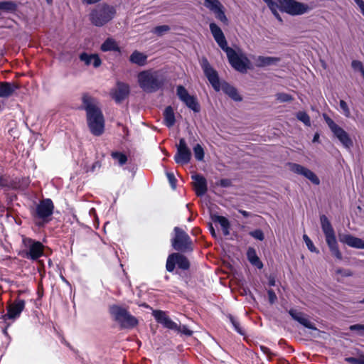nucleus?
Masks as SVG:
<instances>
[{"label":"nucleus","mask_w":364,"mask_h":364,"mask_svg":"<svg viewBox=\"0 0 364 364\" xmlns=\"http://www.w3.org/2000/svg\"><path fill=\"white\" fill-rule=\"evenodd\" d=\"M18 85L13 82H0V97L7 98L10 97L17 89Z\"/></svg>","instance_id":"nucleus-22"},{"label":"nucleus","mask_w":364,"mask_h":364,"mask_svg":"<svg viewBox=\"0 0 364 364\" xmlns=\"http://www.w3.org/2000/svg\"><path fill=\"white\" fill-rule=\"evenodd\" d=\"M176 331L188 336L193 334V331H191L186 326H178V329Z\"/></svg>","instance_id":"nucleus-45"},{"label":"nucleus","mask_w":364,"mask_h":364,"mask_svg":"<svg viewBox=\"0 0 364 364\" xmlns=\"http://www.w3.org/2000/svg\"><path fill=\"white\" fill-rule=\"evenodd\" d=\"M219 184L223 188H227L231 186V181L230 179L223 178L220 181Z\"/></svg>","instance_id":"nucleus-52"},{"label":"nucleus","mask_w":364,"mask_h":364,"mask_svg":"<svg viewBox=\"0 0 364 364\" xmlns=\"http://www.w3.org/2000/svg\"><path fill=\"white\" fill-rule=\"evenodd\" d=\"M191 157V153L189 149L177 150L174 156L175 161L179 164H186L189 163Z\"/></svg>","instance_id":"nucleus-25"},{"label":"nucleus","mask_w":364,"mask_h":364,"mask_svg":"<svg viewBox=\"0 0 364 364\" xmlns=\"http://www.w3.org/2000/svg\"><path fill=\"white\" fill-rule=\"evenodd\" d=\"M79 58L85 65H92L95 68H99L102 64V60L97 54H89L83 52L80 54Z\"/></svg>","instance_id":"nucleus-21"},{"label":"nucleus","mask_w":364,"mask_h":364,"mask_svg":"<svg viewBox=\"0 0 364 364\" xmlns=\"http://www.w3.org/2000/svg\"><path fill=\"white\" fill-rule=\"evenodd\" d=\"M239 213H240V214H242V215L244 217H245V218H247V217H249V216L250 215V213H249V212H247V211H246V210H239Z\"/></svg>","instance_id":"nucleus-55"},{"label":"nucleus","mask_w":364,"mask_h":364,"mask_svg":"<svg viewBox=\"0 0 364 364\" xmlns=\"http://www.w3.org/2000/svg\"><path fill=\"white\" fill-rule=\"evenodd\" d=\"M247 257L249 262L258 269H261L263 267V264L258 257L255 250L253 247H249L247 252Z\"/></svg>","instance_id":"nucleus-27"},{"label":"nucleus","mask_w":364,"mask_h":364,"mask_svg":"<svg viewBox=\"0 0 364 364\" xmlns=\"http://www.w3.org/2000/svg\"><path fill=\"white\" fill-rule=\"evenodd\" d=\"M211 219L214 223H218L220 224L223 230V235L225 236H228L230 235V223L225 217L218 215H213L211 216Z\"/></svg>","instance_id":"nucleus-24"},{"label":"nucleus","mask_w":364,"mask_h":364,"mask_svg":"<svg viewBox=\"0 0 364 364\" xmlns=\"http://www.w3.org/2000/svg\"><path fill=\"white\" fill-rule=\"evenodd\" d=\"M231 66L240 73H246L250 68V61L247 55L241 51L236 52L232 48L225 51Z\"/></svg>","instance_id":"nucleus-8"},{"label":"nucleus","mask_w":364,"mask_h":364,"mask_svg":"<svg viewBox=\"0 0 364 364\" xmlns=\"http://www.w3.org/2000/svg\"><path fill=\"white\" fill-rule=\"evenodd\" d=\"M176 253H173L170 255L166 261V270L169 272H171L174 270L175 266L176 264Z\"/></svg>","instance_id":"nucleus-32"},{"label":"nucleus","mask_w":364,"mask_h":364,"mask_svg":"<svg viewBox=\"0 0 364 364\" xmlns=\"http://www.w3.org/2000/svg\"><path fill=\"white\" fill-rule=\"evenodd\" d=\"M16 9V4L13 1H0V10L12 11Z\"/></svg>","instance_id":"nucleus-33"},{"label":"nucleus","mask_w":364,"mask_h":364,"mask_svg":"<svg viewBox=\"0 0 364 364\" xmlns=\"http://www.w3.org/2000/svg\"><path fill=\"white\" fill-rule=\"evenodd\" d=\"M194 181L193 186L196 193L198 196H203L207 192V181L206 179L201 175L196 174L192 176Z\"/></svg>","instance_id":"nucleus-20"},{"label":"nucleus","mask_w":364,"mask_h":364,"mask_svg":"<svg viewBox=\"0 0 364 364\" xmlns=\"http://www.w3.org/2000/svg\"><path fill=\"white\" fill-rule=\"evenodd\" d=\"M84 1H86L87 4H92V3H93V2L92 1V0H84Z\"/></svg>","instance_id":"nucleus-64"},{"label":"nucleus","mask_w":364,"mask_h":364,"mask_svg":"<svg viewBox=\"0 0 364 364\" xmlns=\"http://www.w3.org/2000/svg\"><path fill=\"white\" fill-rule=\"evenodd\" d=\"M289 166L290 170L296 173L301 176H304L306 178H308L311 182H312L315 185H318L320 183V180L317 177V176L311 170L307 168L297 164L289 163Z\"/></svg>","instance_id":"nucleus-17"},{"label":"nucleus","mask_w":364,"mask_h":364,"mask_svg":"<svg viewBox=\"0 0 364 364\" xmlns=\"http://www.w3.org/2000/svg\"><path fill=\"white\" fill-rule=\"evenodd\" d=\"M230 321L231 322L234 329L240 335H244L245 332L242 329V328L240 326L239 322L235 319L232 316H229Z\"/></svg>","instance_id":"nucleus-38"},{"label":"nucleus","mask_w":364,"mask_h":364,"mask_svg":"<svg viewBox=\"0 0 364 364\" xmlns=\"http://www.w3.org/2000/svg\"><path fill=\"white\" fill-rule=\"evenodd\" d=\"M210 231L211 235L213 237H216L217 235H216L215 230V229L213 228V227L211 225H210Z\"/></svg>","instance_id":"nucleus-58"},{"label":"nucleus","mask_w":364,"mask_h":364,"mask_svg":"<svg viewBox=\"0 0 364 364\" xmlns=\"http://www.w3.org/2000/svg\"><path fill=\"white\" fill-rule=\"evenodd\" d=\"M6 185V182L2 176H0V186H4Z\"/></svg>","instance_id":"nucleus-60"},{"label":"nucleus","mask_w":364,"mask_h":364,"mask_svg":"<svg viewBox=\"0 0 364 364\" xmlns=\"http://www.w3.org/2000/svg\"><path fill=\"white\" fill-rule=\"evenodd\" d=\"M130 92V87L128 84L118 81L117 86L110 90V96L117 103L125 100Z\"/></svg>","instance_id":"nucleus-16"},{"label":"nucleus","mask_w":364,"mask_h":364,"mask_svg":"<svg viewBox=\"0 0 364 364\" xmlns=\"http://www.w3.org/2000/svg\"><path fill=\"white\" fill-rule=\"evenodd\" d=\"M339 105L343 112V115L346 117H348V118L350 117V109H349L347 103L344 100H341L339 102Z\"/></svg>","instance_id":"nucleus-40"},{"label":"nucleus","mask_w":364,"mask_h":364,"mask_svg":"<svg viewBox=\"0 0 364 364\" xmlns=\"http://www.w3.org/2000/svg\"><path fill=\"white\" fill-rule=\"evenodd\" d=\"M264 2L267 4V5L268 6V7L269 8V9L272 11V14H276V13H277V9H278V6H277V4L273 1L272 0H266L264 1Z\"/></svg>","instance_id":"nucleus-44"},{"label":"nucleus","mask_w":364,"mask_h":364,"mask_svg":"<svg viewBox=\"0 0 364 364\" xmlns=\"http://www.w3.org/2000/svg\"><path fill=\"white\" fill-rule=\"evenodd\" d=\"M166 176L168 178V180L171 186V187L173 188H176V178L174 176V174L173 173H169V172H167L166 173Z\"/></svg>","instance_id":"nucleus-48"},{"label":"nucleus","mask_w":364,"mask_h":364,"mask_svg":"<svg viewBox=\"0 0 364 364\" xmlns=\"http://www.w3.org/2000/svg\"><path fill=\"white\" fill-rule=\"evenodd\" d=\"M277 100L280 102H289L291 100V95L285 93H279L277 95Z\"/></svg>","instance_id":"nucleus-47"},{"label":"nucleus","mask_w":364,"mask_h":364,"mask_svg":"<svg viewBox=\"0 0 364 364\" xmlns=\"http://www.w3.org/2000/svg\"><path fill=\"white\" fill-rule=\"evenodd\" d=\"M101 50L103 52L107 51H120V48L118 46L117 42L112 38H107L105 42L101 45Z\"/></svg>","instance_id":"nucleus-28"},{"label":"nucleus","mask_w":364,"mask_h":364,"mask_svg":"<svg viewBox=\"0 0 364 364\" xmlns=\"http://www.w3.org/2000/svg\"><path fill=\"white\" fill-rule=\"evenodd\" d=\"M111 156L114 159L118 161L120 166L125 164L127 161V156L121 152H112Z\"/></svg>","instance_id":"nucleus-34"},{"label":"nucleus","mask_w":364,"mask_h":364,"mask_svg":"<svg viewBox=\"0 0 364 364\" xmlns=\"http://www.w3.org/2000/svg\"><path fill=\"white\" fill-rule=\"evenodd\" d=\"M320 221L321 229L326 237V243L332 255L338 259H341L342 254L338 249L335 231L329 220L326 215H322L320 217Z\"/></svg>","instance_id":"nucleus-4"},{"label":"nucleus","mask_w":364,"mask_h":364,"mask_svg":"<svg viewBox=\"0 0 364 364\" xmlns=\"http://www.w3.org/2000/svg\"><path fill=\"white\" fill-rule=\"evenodd\" d=\"M90 215H92L95 213V210L94 208H91L89 211Z\"/></svg>","instance_id":"nucleus-62"},{"label":"nucleus","mask_w":364,"mask_h":364,"mask_svg":"<svg viewBox=\"0 0 364 364\" xmlns=\"http://www.w3.org/2000/svg\"><path fill=\"white\" fill-rule=\"evenodd\" d=\"M323 117L333 135L338 139L343 147L347 149H350L353 147V143L349 134L343 128L336 124L326 114H323Z\"/></svg>","instance_id":"nucleus-9"},{"label":"nucleus","mask_w":364,"mask_h":364,"mask_svg":"<svg viewBox=\"0 0 364 364\" xmlns=\"http://www.w3.org/2000/svg\"><path fill=\"white\" fill-rule=\"evenodd\" d=\"M83 107L87 113L88 127L92 134L101 135L105 129V120L101 110L96 104V100L85 93L82 97Z\"/></svg>","instance_id":"nucleus-1"},{"label":"nucleus","mask_w":364,"mask_h":364,"mask_svg":"<svg viewBox=\"0 0 364 364\" xmlns=\"http://www.w3.org/2000/svg\"><path fill=\"white\" fill-rule=\"evenodd\" d=\"M139 87L146 92L152 93L161 89L164 85V76L156 70H147L137 75Z\"/></svg>","instance_id":"nucleus-3"},{"label":"nucleus","mask_w":364,"mask_h":364,"mask_svg":"<svg viewBox=\"0 0 364 364\" xmlns=\"http://www.w3.org/2000/svg\"><path fill=\"white\" fill-rule=\"evenodd\" d=\"M116 14L115 9L107 4L97 6L90 14V21L95 26H102L110 21Z\"/></svg>","instance_id":"nucleus-5"},{"label":"nucleus","mask_w":364,"mask_h":364,"mask_svg":"<svg viewBox=\"0 0 364 364\" xmlns=\"http://www.w3.org/2000/svg\"><path fill=\"white\" fill-rule=\"evenodd\" d=\"M54 204L51 199L46 198L39 201L32 213L35 218L41 220L44 223H48L53 213Z\"/></svg>","instance_id":"nucleus-11"},{"label":"nucleus","mask_w":364,"mask_h":364,"mask_svg":"<svg viewBox=\"0 0 364 364\" xmlns=\"http://www.w3.org/2000/svg\"><path fill=\"white\" fill-rule=\"evenodd\" d=\"M109 312L122 328H132L138 323V320L123 307L117 305L112 306Z\"/></svg>","instance_id":"nucleus-6"},{"label":"nucleus","mask_w":364,"mask_h":364,"mask_svg":"<svg viewBox=\"0 0 364 364\" xmlns=\"http://www.w3.org/2000/svg\"><path fill=\"white\" fill-rule=\"evenodd\" d=\"M170 30V27L167 25L156 26L154 28L153 32L157 36H162L165 32Z\"/></svg>","instance_id":"nucleus-41"},{"label":"nucleus","mask_w":364,"mask_h":364,"mask_svg":"<svg viewBox=\"0 0 364 364\" xmlns=\"http://www.w3.org/2000/svg\"><path fill=\"white\" fill-rule=\"evenodd\" d=\"M281 10L292 16L302 15L311 10L309 5L295 0H277Z\"/></svg>","instance_id":"nucleus-10"},{"label":"nucleus","mask_w":364,"mask_h":364,"mask_svg":"<svg viewBox=\"0 0 364 364\" xmlns=\"http://www.w3.org/2000/svg\"><path fill=\"white\" fill-rule=\"evenodd\" d=\"M176 264L178 268L186 270L189 268V262L186 257L176 253Z\"/></svg>","instance_id":"nucleus-31"},{"label":"nucleus","mask_w":364,"mask_h":364,"mask_svg":"<svg viewBox=\"0 0 364 364\" xmlns=\"http://www.w3.org/2000/svg\"><path fill=\"white\" fill-rule=\"evenodd\" d=\"M269 301L270 304H274L277 299V295L272 289H269L267 291Z\"/></svg>","instance_id":"nucleus-49"},{"label":"nucleus","mask_w":364,"mask_h":364,"mask_svg":"<svg viewBox=\"0 0 364 364\" xmlns=\"http://www.w3.org/2000/svg\"><path fill=\"white\" fill-rule=\"evenodd\" d=\"M274 16L279 21H282V18L281 16H279V13H276V14H274Z\"/></svg>","instance_id":"nucleus-61"},{"label":"nucleus","mask_w":364,"mask_h":364,"mask_svg":"<svg viewBox=\"0 0 364 364\" xmlns=\"http://www.w3.org/2000/svg\"><path fill=\"white\" fill-rule=\"evenodd\" d=\"M175 236L171 240L172 246L178 251H185L190 249L191 244L188 235L180 228H174Z\"/></svg>","instance_id":"nucleus-12"},{"label":"nucleus","mask_w":364,"mask_h":364,"mask_svg":"<svg viewBox=\"0 0 364 364\" xmlns=\"http://www.w3.org/2000/svg\"><path fill=\"white\" fill-rule=\"evenodd\" d=\"M276 281L275 278L273 276H269L268 278V284L269 287H274L275 285Z\"/></svg>","instance_id":"nucleus-54"},{"label":"nucleus","mask_w":364,"mask_h":364,"mask_svg":"<svg viewBox=\"0 0 364 364\" xmlns=\"http://www.w3.org/2000/svg\"><path fill=\"white\" fill-rule=\"evenodd\" d=\"M22 245L23 250L22 256L31 260H36L43 254V245L30 237H22Z\"/></svg>","instance_id":"nucleus-7"},{"label":"nucleus","mask_w":364,"mask_h":364,"mask_svg":"<svg viewBox=\"0 0 364 364\" xmlns=\"http://www.w3.org/2000/svg\"><path fill=\"white\" fill-rule=\"evenodd\" d=\"M204 6L212 12L215 18L227 25L228 19L225 13V7L219 0H203Z\"/></svg>","instance_id":"nucleus-13"},{"label":"nucleus","mask_w":364,"mask_h":364,"mask_svg":"<svg viewBox=\"0 0 364 364\" xmlns=\"http://www.w3.org/2000/svg\"><path fill=\"white\" fill-rule=\"evenodd\" d=\"M320 135L318 133H316L313 138V142H318L319 140Z\"/></svg>","instance_id":"nucleus-57"},{"label":"nucleus","mask_w":364,"mask_h":364,"mask_svg":"<svg viewBox=\"0 0 364 364\" xmlns=\"http://www.w3.org/2000/svg\"><path fill=\"white\" fill-rule=\"evenodd\" d=\"M297 119L302 122L306 126H311L310 117L306 112H299L296 114Z\"/></svg>","instance_id":"nucleus-36"},{"label":"nucleus","mask_w":364,"mask_h":364,"mask_svg":"<svg viewBox=\"0 0 364 364\" xmlns=\"http://www.w3.org/2000/svg\"><path fill=\"white\" fill-rule=\"evenodd\" d=\"M298 322L307 328L316 330L314 323H312L304 314L301 317Z\"/></svg>","instance_id":"nucleus-37"},{"label":"nucleus","mask_w":364,"mask_h":364,"mask_svg":"<svg viewBox=\"0 0 364 364\" xmlns=\"http://www.w3.org/2000/svg\"><path fill=\"white\" fill-rule=\"evenodd\" d=\"M343 270L341 269H338L336 270L337 274H343Z\"/></svg>","instance_id":"nucleus-63"},{"label":"nucleus","mask_w":364,"mask_h":364,"mask_svg":"<svg viewBox=\"0 0 364 364\" xmlns=\"http://www.w3.org/2000/svg\"><path fill=\"white\" fill-rule=\"evenodd\" d=\"M303 239H304V241L305 242L308 249L312 252H316L318 253V250L316 249V247L314 246L313 242L311 240V239L308 237L307 235H303Z\"/></svg>","instance_id":"nucleus-39"},{"label":"nucleus","mask_w":364,"mask_h":364,"mask_svg":"<svg viewBox=\"0 0 364 364\" xmlns=\"http://www.w3.org/2000/svg\"><path fill=\"white\" fill-rule=\"evenodd\" d=\"M152 315L156 321L163 325L164 327L174 331L178 329L177 323L167 316L164 311L161 310H154L152 312Z\"/></svg>","instance_id":"nucleus-19"},{"label":"nucleus","mask_w":364,"mask_h":364,"mask_svg":"<svg viewBox=\"0 0 364 364\" xmlns=\"http://www.w3.org/2000/svg\"><path fill=\"white\" fill-rule=\"evenodd\" d=\"M201 67L208 81L216 91L222 90L233 100L237 102L242 100L241 97L234 87L227 82L220 84L218 73L212 68L206 58L202 59Z\"/></svg>","instance_id":"nucleus-2"},{"label":"nucleus","mask_w":364,"mask_h":364,"mask_svg":"<svg viewBox=\"0 0 364 364\" xmlns=\"http://www.w3.org/2000/svg\"><path fill=\"white\" fill-rule=\"evenodd\" d=\"M279 61V59L274 57L258 56L255 59L256 65L258 67H265L272 65Z\"/></svg>","instance_id":"nucleus-30"},{"label":"nucleus","mask_w":364,"mask_h":364,"mask_svg":"<svg viewBox=\"0 0 364 364\" xmlns=\"http://www.w3.org/2000/svg\"><path fill=\"white\" fill-rule=\"evenodd\" d=\"M25 307V301L18 299L10 304L7 308V314L1 315V318L6 321L7 319L15 320L18 318Z\"/></svg>","instance_id":"nucleus-15"},{"label":"nucleus","mask_w":364,"mask_h":364,"mask_svg":"<svg viewBox=\"0 0 364 364\" xmlns=\"http://www.w3.org/2000/svg\"><path fill=\"white\" fill-rule=\"evenodd\" d=\"M360 354V364H364V353Z\"/></svg>","instance_id":"nucleus-59"},{"label":"nucleus","mask_w":364,"mask_h":364,"mask_svg":"<svg viewBox=\"0 0 364 364\" xmlns=\"http://www.w3.org/2000/svg\"><path fill=\"white\" fill-rule=\"evenodd\" d=\"M250 235L253 237L254 238L262 241L264 239V233L263 232L257 229L255 230L251 231L250 232Z\"/></svg>","instance_id":"nucleus-42"},{"label":"nucleus","mask_w":364,"mask_h":364,"mask_svg":"<svg viewBox=\"0 0 364 364\" xmlns=\"http://www.w3.org/2000/svg\"><path fill=\"white\" fill-rule=\"evenodd\" d=\"M147 56L137 50L134 51L129 57L131 63L138 65H144L146 63Z\"/></svg>","instance_id":"nucleus-29"},{"label":"nucleus","mask_w":364,"mask_h":364,"mask_svg":"<svg viewBox=\"0 0 364 364\" xmlns=\"http://www.w3.org/2000/svg\"><path fill=\"white\" fill-rule=\"evenodd\" d=\"M350 331H357L360 335H364V325L363 324H355L350 326Z\"/></svg>","instance_id":"nucleus-46"},{"label":"nucleus","mask_w":364,"mask_h":364,"mask_svg":"<svg viewBox=\"0 0 364 364\" xmlns=\"http://www.w3.org/2000/svg\"><path fill=\"white\" fill-rule=\"evenodd\" d=\"M176 95L179 100L190 109L193 110L194 112H198L200 111V105L196 98L194 96L191 95L183 85L177 86Z\"/></svg>","instance_id":"nucleus-14"},{"label":"nucleus","mask_w":364,"mask_h":364,"mask_svg":"<svg viewBox=\"0 0 364 364\" xmlns=\"http://www.w3.org/2000/svg\"><path fill=\"white\" fill-rule=\"evenodd\" d=\"M289 314L292 317V318L296 321H299L301 317H302V316L304 315L303 313L298 311L296 309H290Z\"/></svg>","instance_id":"nucleus-43"},{"label":"nucleus","mask_w":364,"mask_h":364,"mask_svg":"<svg viewBox=\"0 0 364 364\" xmlns=\"http://www.w3.org/2000/svg\"><path fill=\"white\" fill-rule=\"evenodd\" d=\"M176 122L175 114L171 106H168L164 112V123L168 127H172Z\"/></svg>","instance_id":"nucleus-26"},{"label":"nucleus","mask_w":364,"mask_h":364,"mask_svg":"<svg viewBox=\"0 0 364 364\" xmlns=\"http://www.w3.org/2000/svg\"><path fill=\"white\" fill-rule=\"evenodd\" d=\"M342 275L344 277H350L352 275V272L350 270H343Z\"/></svg>","instance_id":"nucleus-56"},{"label":"nucleus","mask_w":364,"mask_h":364,"mask_svg":"<svg viewBox=\"0 0 364 364\" xmlns=\"http://www.w3.org/2000/svg\"><path fill=\"white\" fill-rule=\"evenodd\" d=\"M341 242L350 247L364 250V240L360 238L353 237L350 235H344L341 239Z\"/></svg>","instance_id":"nucleus-23"},{"label":"nucleus","mask_w":364,"mask_h":364,"mask_svg":"<svg viewBox=\"0 0 364 364\" xmlns=\"http://www.w3.org/2000/svg\"><path fill=\"white\" fill-rule=\"evenodd\" d=\"M193 153L196 160L201 161L204 159V150L201 145L199 144H196L193 147Z\"/></svg>","instance_id":"nucleus-35"},{"label":"nucleus","mask_w":364,"mask_h":364,"mask_svg":"<svg viewBox=\"0 0 364 364\" xmlns=\"http://www.w3.org/2000/svg\"><path fill=\"white\" fill-rule=\"evenodd\" d=\"M358 7L359 8V10L362 15L364 16V1L363 0H353Z\"/></svg>","instance_id":"nucleus-51"},{"label":"nucleus","mask_w":364,"mask_h":364,"mask_svg":"<svg viewBox=\"0 0 364 364\" xmlns=\"http://www.w3.org/2000/svg\"><path fill=\"white\" fill-rule=\"evenodd\" d=\"M345 360L350 364H360V354L358 358L348 357L345 358Z\"/></svg>","instance_id":"nucleus-50"},{"label":"nucleus","mask_w":364,"mask_h":364,"mask_svg":"<svg viewBox=\"0 0 364 364\" xmlns=\"http://www.w3.org/2000/svg\"><path fill=\"white\" fill-rule=\"evenodd\" d=\"M209 27L210 31L219 47L225 52L228 50L230 47L228 46L227 41L221 28L214 22L210 23Z\"/></svg>","instance_id":"nucleus-18"},{"label":"nucleus","mask_w":364,"mask_h":364,"mask_svg":"<svg viewBox=\"0 0 364 364\" xmlns=\"http://www.w3.org/2000/svg\"><path fill=\"white\" fill-rule=\"evenodd\" d=\"M187 144L186 143V141L184 139H181L179 140V144L177 147V150H182V149H188Z\"/></svg>","instance_id":"nucleus-53"}]
</instances>
